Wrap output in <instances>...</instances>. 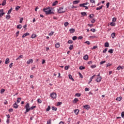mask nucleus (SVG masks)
Masks as SVG:
<instances>
[{
    "mask_svg": "<svg viewBox=\"0 0 124 124\" xmlns=\"http://www.w3.org/2000/svg\"><path fill=\"white\" fill-rule=\"evenodd\" d=\"M63 7H60L59 9H57L58 13H64L65 12V11H62V9H63Z\"/></svg>",
    "mask_w": 124,
    "mask_h": 124,
    "instance_id": "f257e3e1",
    "label": "nucleus"
},
{
    "mask_svg": "<svg viewBox=\"0 0 124 124\" xmlns=\"http://www.w3.org/2000/svg\"><path fill=\"white\" fill-rule=\"evenodd\" d=\"M50 97L51 98L56 99L57 98V93H52L50 94Z\"/></svg>",
    "mask_w": 124,
    "mask_h": 124,
    "instance_id": "f03ea898",
    "label": "nucleus"
},
{
    "mask_svg": "<svg viewBox=\"0 0 124 124\" xmlns=\"http://www.w3.org/2000/svg\"><path fill=\"white\" fill-rule=\"evenodd\" d=\"M49 14H55V12H52V10H51L50 8L48 10L47 12H46V15H49Z\"/></svg>",
    "mask_w": 124,
    "mask_h": 124,
    "instance_id": "7ed1b4c3",
    "label": "nucleus"
},
{
    "mask_svg": "<svg viewBox=\"0 0 124 124\" xmlns=\"http://www.w3.org/2000/svg\"><path fill=\"white\" fill-rule=\"evenodd\" d=\"M5 14V13L3 12V9L0 10V18H1Z\"/></svg>",
    "mask_w": 124,
    "mask_h": 124,
    "instance_id": "20e7f679",
    "label": "nucleus"
},
{
    "mask_svg": "<svg viewBox=\"0 0 124 124\" xmlns=\"http://www.w3.org/2000/svg\"><path fill=\"white\" fill-rule=\"evenodd\" d=\"M26 110H28L30 111L31 108L30 107V104L27 103V104L25 106Z\"/></svg>",
    "mask_w": 124,
    "mask_h": 124,
    "instance_id": "39448f33",
    "label": "nucleus"
},
{
    "mask_svg": "<svg viewBox=\"0 0 124 124\" xmlns=\"http://www.w3.org/2000/svg\"><path fill=\"white\" fill-rule=\"evenodd\" d=\"M33 62V60L31 59H29L27 62V64H30V63H32Z\"/></svg>",
    "mask_w": 124,
    "mask_h": 124,
    "instance_id": "423d86ee",
    "label": "nucleus"
},
{
    "mask_svg": "<svg viewBox=\"0 0 124 124\" xmlns=\"http://www.w3.org/2000/svg\"><path fill=\"white\" fill-rule=\"evenodd\" d=\"M83 108H85L86 110H89V109L90 108V107L89 105H85L83 106Z\"/></svg>",
    "mask_w": 124,
    "mask_h": 124,
    "instance_id": "0eeeda50",
    "label": "nucleus"
},
{
    "mask_svg": "<svg viewBox=\"0 0 124 124\" xmlns=\"http://www.w3.org/2000/svg\"><path fill=\"white\" fill-rule=\"evenodd\" d=\"M49 9H50V7L44 8L43 11L44 12H45L46 14H47V12H48V11L49 10Z\"/></svg>",
    "mask_w": 124,
    "mask_h": 124,
    "instance_id": "6e6552de",
    "label": "nucleus"
},
{
    "mask_svg": "<svg viewBox=\"0 0 124 124\" xmlns=\"http://www.w3.org/2000/svg\"><path fill=\"white\" fill-rule=\"evenodd\" d=\"M14 108H15V109H17L18 108V107H19V105H17V103L15 102V104H14L13 105Z\"/></svg>",
    "mask_w": 124,
    "mask_h": 124,
    "instance_id": "1a4fd4ad",
    "label": "nucleus"
},
{
    "mask_svg": "<svg viewBox=\"0 0 124 124\" xmlns=\"http://www.w3.org/2000/svg\"><path fill=\"white\" fill-rule=\"evenodd\" d=\"M124 66H121L120 65L118 66L116 68V70H121V69H124Z\"/></svg>",
    "mask_w": 124,
    "mask_h": 124,
    "instance_id": "9d476101",
    "label": "nucleus"
},
{
    "mask_svg": "<svg viewBox=\"0 0 124 124\" xmlns=\"http://www.w3.org/2000/svg\"><path fill=\"white\" fill-rule=\"evenodd\" d=\"M30 34V33L29 32H26L25 33H24L22 36V38H25V37H26V36H28V35H29Z\"/></svg>",
    "mask_w": 124,
    "mask_h": 124,
    "instance_id": "9b49d317",
    "label": "nucleus"
},
{
    "mask_svg": "<svg viewBox=\"0 0 124 124\" xmlns=\"http://www.w3.org/2000/svg\"><path fill=\"white\" fill-rule=\"evenodd\" d=\"M69 31L70 33H74V32H75V29L71 28L69 30Z\"/></svg>",
    "mask_w": 124,
    "mask_h": 124,
    "instance_id": "f8f14e48",
    "label": "nucleus"
},
{
    "mask_svg": "<svg viewBox=\"0 0 124 124\" xmlns=\"http://www.w3.org/2000/svg\"><path fill=\"white\" fill-rule=\"evenodd\" d=\"M101 79H102L101 77H99L97 78V79H96V81L97 82V83H99V82L101 81Z\"/></svg>",
    "mask_w": 124,
    "mask_h": 124,
    "instance_id": "ddd939ff",
    "label": "nucleus"
},
{
    "mask_svg": "<svg viewBox=\"0 0 124 124\" xmlns=\"http://www.w3.org/2000/svg\"><path fill=\"white\" fill-rule=\"evenodd\" d=\"M89 59V56L88 55H85L83 57V59L85 60V61H88V59Z\"/></svg>",
    "mask_w": 124,
    "mask_h": 124,
    "instance_id": "4468645a",
    "label": "nucleus"
},
{
    "mask_svg": "<svg viewBox=\"0 0 124 124\" xmlns=\"http://www.w3.org/2000/svg\"><path fill=\"white\" fill-rule=\"evenodd\" d=\"M10 61H9V58H6L5 60V64H8Z\"/></svg>",
    "mask_w": 124,
    "mask_h": 124,
    "instance_id": "2eb2a0df",
    "label": "nucleus"
},
{
    "mask_svg": "<svg viewBox=\"0 0 124 124\" xmlns=\"http://www.w3.org/2000/svg\"><path fill=\"white\" fill-rule=\"evenodd\" d=\"M80 2V0H75L73 2V4H78V3H79Z\"/></svg>",
    "mask_w": 124,
    "mask_h": 124,
    "instance_id": "dca6fc26",
    "label": "nucleus"
},
{
    "mask_svg": "<svg viewBox=\"0 0 124 124\" xmlns=\"http://www.w3.org/2000/svg\"><path fill=\"white\" fill-rule=\"evenodd\" d=\"M74 113L76 115H78L79 114V109H76L74 110Z\"/></svg>",
    "mask_w": 124,
    "mask_h": 124,
    "instance_id": "f3484780",
    "label": "nucleus"
},
{
    "mask_svg": "<svg viewBox=\"0 0 124 124\" xmlns=\"http://www.w3.org/2000/svg\"><path fill=\"white\" fill-rule=\"evenodd\" d=\"M6 4V0H4L2 2V3L1 4V5H2V6H4Z\"/></svg>",
    "mask_w": 124,
    "mask_h": 124,
    "instance_id": "a211bd4d",
    "label": "nucleus"
},
{
    "mask_svg": "<svg viewBox=\"0 0 124 124\" xmlns=\"http://www.w3.org/2000/svg\"><path fill=\"white\" fill-rule=\"evenodd\" d=\"M82 16H87V13L86 12H83L80 13Z\"/></svg>",
    "mask_w": 124,
    "mask_h": 124,
    "instance_id": "6ab92c4d",
    "label": "nucleus"
},
{
    "mask_svg": "<svg viewBox=\"0 0 124 124\" xmlns=\"http://www.w3.org/2000/svg\"><path fill=\"white\" fill-rule=\"evenodd\" d=\"M51 109L53 111H57L58 110V108L54 106H52Z\"/></svg>",
    "mask_w": 124,
    "mask_h": 124,
    "instance_id": "aec40b11",
    "label": "nucleus"
},
{
    "mask_svg": "<svg viewBox=\"0 0 124 124\" xmlns=\"http://www.w3.org/2000/svg\"><path fill=\"white\" fill-rule=\"evenodd\" d=\"M79 101V100L77 98H75L74 100L73 101V103H77V102Z\"/></svg>",
    "mask_w": 124,
    "mask_h": 124,
    "instance_id": "412c9836",
    "label": "nucleus"
},
{
    "mask_svg": "<svg viewBox=\"0 0 124 124\" xmlns=\"http://www.w3.org/2000/svg\"><path fill=\"white\" fill-rule=\"evenodd\" d=\"M58 0H56L52 3V6H55V5H57V4H58Z\"/></svg>",
    "mask_w": 124,
    "mask_h": 124,
    "instance_id": "4be33fe9",
    "label": "nucleus"
},
{
    "mask_svg": "<svg viewBox=\"0 0 124 124\" xmlns=\"http://www.w3.org/2000/svg\"><path fill=\"white\" fill-rule=\"evenodd\" d=\"M37 36L36 35V34L33 33V34H32L31 35V38H32V39L35 38V37H36Z\"/></svg>",
    "mask_w": 124,
    "mask_h": 124,
    "instance_id": "5701e85b",
    "label": "nucleus"
},
{
    "mask_svg": "<svg viewBox=\"0 0 124 124\" xmlns=\"http://www.w3.org/2000/svg\"><path fill=\"white\" fill-rule=\"evenodd\" d=\"M116 36V33L113 32L111 34V36L112 38H115V36Z\"/></svg>",
    "mask_w": 124,
    "mask_h": 124,
    "instance_id": "b1692460",
    "label": "nucleus"
},
{
    "mask_svg": "<svg viewBox=\"0 0 124 124\" xmlns=\"http://www.w3.org/2000/svg\"><path fill=\"white\" fill-rule=\"evenodd\" d=\"M69 78L72 81H74V78H72V76L71 75H69Z\"/></svg>",
    "mask_w": 124,
    "mask_h": 124,
    "instance_id": "393cba45",
    "label": "nucleus"
},
{
    "mask_svg": "<svg viewBox=\"0 0 124 124\" xmlns=\"http://www.w3.org/2000/svg\"><path fill=\"white\" fill-rule=\"evenodd\" d=\"M20 8H21V6H17L16 7L15 10H16V11H18V10H19Z\"/></svg>",
    "mask_w": 124,
    "mask_h": 124,
    "instance_id": "a878e982",
    "label": "nucleus"
},
{
    "mask_svg": "<svg viewBox=\"0 0 124 124\" xmlns=\"http://www.w3.org/2000/svg\"><path fill=\"white\" fill-rule=\"evenodd\" d=\"M102 7H103V5H102L101 7H98L96 8V10H100V9H102Z\"/></svg>",
    "mask_w": 124,
    "mask_h": 124,
    "instance_id": "bb28decb",
    "label": "nucleus"
},
{
    "mask_svg": "<svg viewBox=\"0 0 124 124\" xmlns=\"http://www.w3.org/2000/svg\"><path fill=\"white\" fill-rule=\"evenodd\" d=\"M67 43L68 44H72V43H73V41H72V40H69L67 42Z\"/></svg>",
    "mask_w": 124,
    "mask_h": 124,
    "instance_id": "cd10ccee",
    "label": "nucleus"
},
{
    "mask_svg": "<svg viewBox=\"0 0 124 124\" xmlns=\"http://www.w3.org/2000/svg\"><path fill=\"white\" fill-rule=\"evenodd\" d=\"M110 25V26H112V27H115V26H116V23L111 22Z\"/></svg>",
    "mask_w": 124,
    "mask_h": 124,
    "instance_id": "c85d7f7f",
    "label": "nucleus"
},
{
    "mask_svg": "<svg viewBox=\"0 0 124 124\" xmlns=\"http://www.w3.org/2000/svg\"><path fill=\"white\" fill-rule=\"evenodd\" d=\"M85 67L83 66H80L79 67V69H80V70H83V69H85Z\"/></svg>",
    "mask_w": 124,
    "mask_h": 124,
    "instance_id": "c756f323",
    "label": "nucleus"
},
{
    "mask_svg": "<svg viewBox=\"0 0 124 124\" xmlns=\"http://www.w3.org/2000/svg\"><path fill=\"white\" fill-rule=\"evenodd\" d=\"M50 109H51V107L50 106H48L47 107V108L46 109V112H48V111H50Z\"/></svg>",
    "mask_w": 124,
    "mask_h": 124,
    "instance_id": "7c9ffc66",
    "label": "nucleus"
},
{
    "mask_svg": "<svg viewBox=\"0 0 124 124\" xmlns=\"http://www.w3.org/2000/svg\"><path fill=\"white\" fill-rule=\"evenodd\" d=\"M76 96H78V97H80L81 96V93H77L75 94Z\"/></svg>",
    "mask_w": 124,
    "mask_h": 124,
    "instance_id": "2f4dec72",
    "label": "nucleus"
},
{
    "mask_svg": "<svg viewBox=\"0 0 124 124\" xmlns=\"http://www.w3.org/2000/svg\"><path fill=\"white\" fill-rule=\"evenodd\" d=\"M105 47H109V43L106 42L105 43Z\"/></svg>",
    "mask_w": 124,
    "mask_h": 124,
    "instance_id": "473e14b6",
    "label": "nucleus"
},
{
    "mask_svg": "<svg viewBox=\"0 0 124 124\" xmlns=\"http://www.w3.org/2000/svg\"><path fill=\"white\" fill-rule=\"evenodd\" d=\"M23 58V55H20L18 57V58L16 59V61H18V60H19V59H22Z\"/></svg>",
    "mask_w": 124,
    "mask_h": 124,
    "instance_id": "72a5a7b5",
    "label": "nucleus"
},
{
    "mask_svg": "<svg viewBox=\"0 0 124 124\" xmlns=\"http://www.w3.org/2000/svg\"><path fill=\"white\" fill-rule=\"evenodd\" d=\"M79 6H80V7H85V6L84 3L79 4Z\"/></svg>",
    "mask_w": 124,
    "mask_h": 124,
    "instance_id": "f704fd0d",
    "label": "nucleus"
},
{
    "mask_svg": "<svg viewBox=\"0 0 124 124\" xmlns=\"http://www.w3.org/2000/svg\"><path fill=\"white\" fill-rule=\"evenodd\" d=\"M55 47L56 48H60V43H58L55 44Z\"/></svg>",
    "mask_w": 124,
    "mask_h": 124,
    "instance_id": "c9c22d12",
    "label": "nucleus"
},
{
    "mask_svg": "<svg viewBox=\"0 0 124 124\" xmlns=\"http://www.w3.org/2000/svg\"><path fill=\"white\" fill-rule=\"evenodd\" d=\"M17 29H22V25L19 24L16 27Z\"/></svg>",
    "mask_w": 124,
    "mask_h": 124,
    "instance_id": "e433bc0d",
    "label": "nucleus"
},
{
    "mask_svg": "<svg viewBox=\"0 0 124 124\" xmlns=\"http://www.w3.org/2000/svg\"><path fill=\"white\" fill-rule=\"evenodd\" d=\"M113 49H110L108 51V53H110V54H113Z\"/></svg>",
    "mask_w": 124,
    "mask_h": 124,
    "instance_id": "4c0bfd02",
    "label": "nucleus"
},
{
    "mask_svg": "<svg viewBox=\"0 0 124 124\" xmlns=\"http://www.w3.org/2000/svg\"><path fill=\"white\" fill-rule=\"evenodd\" d=\"M95 22V19L93 18L91 21V23H92V24H94V23Z\"/></svg>",
    "mask_w": 124,
    "mask_h": 124,
    "instance_id": "58836bf2",
    "label": "nucleus"
},
{
    "mask_svg": "<svg viewBox=\"0 0 124 124\" xmlns=\"http://www.w3.org/2000/svg\"><path fill=\"white\" fill-rule=\"evenodd\" d=\"M10 18H11L10 15H8L6 16V19H7V20H9Z\"/></svg>",
    "mask_w": 124,
    "mask_h": 124,
    "instance_id": "ea45409f",
    "label": "nucleus"
},
{
    "mask_svg": "<svg viewBox=\"0 0 124 124\" xmlns=\"http://www.w3.org/2000/svg\"><path fill=\"white\" fill-rule=\"evenodd\" d=\"M74 46L73 45H71L69 47V49L70 50H72L73 49Z\"/></svg>",
    "mask_w": 124,
    "mask_h": 124,
    "instance_id": "a19ab883",
    "label": "nucleus"
},
{
    "mask_svg": "<svg viewBox=\"0 0 124 124\" xmlns=\"http://www.w3.org/2000/svg\"><path fill=\"white\" fill-rule=\"evenodd\" d=\"M62 102H58L57 104V106H60V105H62Z\"/></svg>",
    "mask_w": 124,
    "mask_h": 124,
    "instance_id": "79ce46f5",
    "label": "nucleus"
},
{
    "mask_svg": "<svg viewBox=\"0 0 124 124\" xmlns=\"http://www.w3.org/2000/svg\"><path fill=\"white\" fill-rule=\"evenodd\" d=\"M4 92H5V89H2L0 90V93H4Z\"/></svg>",
    "mask_w": 124,
    "mask_h": 124,
    "instance_id": "37998d69",
    "label": "nucleus"
},
{
    "mask_svg": "<svg viewBox=\"0 0 124 124\" xmlns=\"http://www.w3.org/2000/svg\"><path fill=\"white\" fill-rule=\"evenodd\" d=\"M116 100H118V101H121V100H122V97H118L116 98Z\"/></svg>",
    "mask_w": 124,
    "mask_h": 124,
    "instance_id": "c03bdc74",
    "label": "nucleus"
},
{
    "mask_svg": "<svg viewBox=\"0 0 124 124\" xmlns=\"http://www.w3.org/2000/svg\"><path fill=\"white\" fill-rule=\"evenodd\" d=\"M13 9L12 8H11V9L8 11L7 14H10L11 13V11H12V10Z\"/></svg>",
    "mask_w": 124,
    "mask_h": 124,
    "instance_id": "a18cd8bd",
    "label": "nucleus"
},
{
    "mask_svg": "<svg viewBox=\"0 0 124 124\" xmlns=\"http://www.w3.org/2000/svg\"><path fill=\"white\" fill-rule=\"evenodd\" d=\"M94 16V15L92 14V15H90L89 17V18H91L92 19V18H93Z\"/></svg>",
    "mask_w": 124,
    "mask_h": 124,
    "instance_id": "49530a36",
    "label": "nucleus"
},
{
    "mask_svg": "<svg viewBox=\"0 0 124 124\" xmlns=\"http://www.w3.org/2000/svg\"><path fill=\"white\" fill-rule=\"evenodd\" d=\"M20 102H21V98L20 97L17 98V102H18V103H20Z\"/></svg>",
    "mask_w": 124,
    "mask_h": 124,
    "instance_id": "de8ad7c7",
    "label": "nucleus"
},
{
    "mask_svg": "<svg viewBox=\"0 0 124 124\" xmlns=\"http://www.w3.org/2000/svg\"><path fill=\"white\" fill-rule=\"evenodd\" d=\"M84 43H85L87 45H90L91 44V43L89 41H87L85 42Z\"/></svg>",
    "mask_w": 124,
    "mask_h": 124,
    "instance_id": "09e8293b",
    "label": "nucleus"
},
{
    "mask_svg": "<svg viewBox=\"0 0 124 124\" xmlns=\"http://www.w3.org/2000/svg\"><path fill=\"white\" fill-rule=\"evenodd\" d=\"M68 68H69V66H65L64 67L65 70H68Z\"/></svg>",
    "mask_w": 124,
    "mask_h": 124,
    "instance_id": "8fccbe9b",
    "label": "nucleus"
},
{
    "mask_svg": "<svg viewBox=\"0 0 124 124\" xmlns=\"http://www.w3.org/2000/svg\"><path fill=\"white\" fill-rule=\"evenodd\" d=\"M64 27H66L67 26H68V25H69V23H68V22H66L64 23Z\"/></svg>",
    "mask_w": 124,
    "mask_h": 124,
    "instance_id": "3c124183",
    "label": "nucleus"
},
{
    "mask_svg": "<svg viewBox=\"0 0 124 124\" xmlns=\"http://www.w3.org/2000/svg\"><path fill=\"white\" fill-rule=\"evenodd\" d=\"M23 20H24V18L23 17H20V21L19 23H22L23 22Z\"/></svg>",
    "mask_w": 124,
    "mask_h": 124,
    "instance_id": "603ef678",
    "label": "nucleus"
},
{
    "mask_svg": "<svg viewBox=\"0 0 124 124\" xmlns=\"http://www.w3.org/2000/svg\"><path fill=\"white\" fill-rule=\"evenodd\" d=\"M34 108H36V106H32L30 108V110H33Z\"/></svg>",
    "mask_w": 124,
    "mask_h": 124,
    "instance_id": "864d4df0",
    "label": "nucleus"
},
{
    "mask_svg": "<svg viewBox=\"0 0 124 124\" xmlns=\"http://www.w3.org/2000/svg\"><path fill=\"white\" fill-rule=\"evenodd\" d=\"M37 102H38V103L40 104V103H42V101L41 100H40V99H37Z\"/></svg>",
    "mask_w": 124,
    "mask_h": 124,
    "instance_id": "5fc2aeb1",
    "label": "nucleus"
},
{
    "mask_svg": "<svg viewBox=\"0 0 124 124\" xmlns=\"http://www.w3.org/2000/svg\"><path fill=\"white\" fill-rule=\"evenodd\" d=\"M72 39H73V40H76V39H77V36H73V38H72Z\"/></svg>",
    "mask_w": 124,
    "mask_h": 124,
    "instance_id": "6e6d98bb",
    "label": "nucleus"
},
{
    "mask_svg": "<svg viewBox=\"0 0 124 124\" xmlns=\"http://www.w3.org/2000/svg\"><path fill=\"white\" fill-rule=\"evenodd\" d=\"M20 33V32L19 31H17L16 34V37H18V36H19V33Z\"/></svg>",
    "mask_w": 124,
    "mask_h": 124,
    "instance_id": "4d7b16f0",
    "label": "nucleus"
},
{
    "mask_svg": "<svg viewBox=\"0 0 124 124\" xmlns=\"http://www.w3.org/2000/svg\"><path fill=\"white\" fill-rule=\"evenodd\" d=\"M91 67H92V68H95V67H96V65L94 64V65H92L91 66Z\"/></svg>",
    "mask_w": 124,
    "mask_h": 124,
    "instance_id": "13d9d810",
    "label": "nucleus"
},
{
    "mask_svg": "<svg viewBox=\"0 0 124 124\" xmlns=\"http://www.w3.org/2000/svg\"><path fill=\"white\" fill-rule=\"evenodd\" d=\"M109 5H110V2H108L106 4L107 8H109Z\"/></svg>",
    "mask_w": 124,
    "mask_h": 124,
    "instance_id": "bf43d9fd",
    "label": "nucleus"
},
{
    "mask_svg": "<svg viewBox=\"0 0 124 124\" xmlns=\"http://www.w3.org/2000/svg\"><path fill=\"white\" fill-rule=\"evenodd\" d=\"M90 31L93 32H95V29H91Z\"/></svg>",
    "mask_w": 124,
    "mask_h": 124,
    "instance_id": "052dcab7",
    "label": "nucleus"
},
{
    "mask_svg": "<svg viewBox=\"0 0 124 124\" xmlns=\"http://www.w3.org/2000/svg\"><path fill=\"white\" fill-rule=\"evenodd\" d=\"M78 40L80 39V40H82V39H83V36H79V37H78Z\"/></svg>",
    "mask_w": 124,
    "mask_h": 124,
    "instance_id": "680f3d73",
    "label": "nucleus"
},
{
    "mask_svg": "<svg viewBox=\"0 0 124 124\" xmlns=\"http://www.w3.org/2000/svg\"><path fill=\"white\" fill-rule=\"evenodd\" d=\"M105 62H106V61H101V62H100V64H103V63H105Z\"/></svg>",
    "mask_w": 124,
    "mask_h": 124,
    "instance_id": "e2e57ef3",
    "label": "nucleus"
},
{
    "mask_svg": "<svg viewBox=\"0 0 124 124\" xmlns=\"http://www.w3.org/2000/svg\"><path fill=\"white\" fill-rule=\"evenodd\" d=\"M112 22H116V21H117V18H116L115 17H113L112 19Z\"/></svg>",
    "mask_w": 124,
    "mask_h": 124,
    "instance_id": "0e129e2a",
    "label": "nucleus"
},
{
    "mask_svg": "<svg viewBox=\"0 0 124 124\" xmlns=\"http://www.w3.org/2000/svg\"><path fill=\"white\" fill-rule=\"evenodd\" d=\"M107 50H108V48H106L104 50H103V53H106V52H107Z\"/></svg>",
    "mask_w": 124,
    "mask_h": 124,
    "instance_id": "69168bd1",
    "label": "nucleus"
},
{
    "mask_svg": "<svg viewBox=\"0 0 124 124\" xmlns=\"http://www.w3.org/2000/svg\"><path fill=\"white\" fill-rule=\"evenodd\" d=\"M121 117L122 118H124V111L121 113Z\"/></svg>",
    "mask_w": 124,
    "mask_h": 124,
    "instance_id": "338daca9",
    "label": "nucleus"
},
{
    "mask_svg": "<svg viewBox=\"0 0 124 124\" xmlns=\"http://www.w3.org/2000/svg\"><path fill=\"white\" fill-rule=\"evenodd\" d=\"M46 124H51V119H49V121H47Z\"/></svg>",
    "mask_w": 124,
    "mask_h": 124,
    "instance_id": "774afa93",
    "label": "nucleus"
}]
</instances>
